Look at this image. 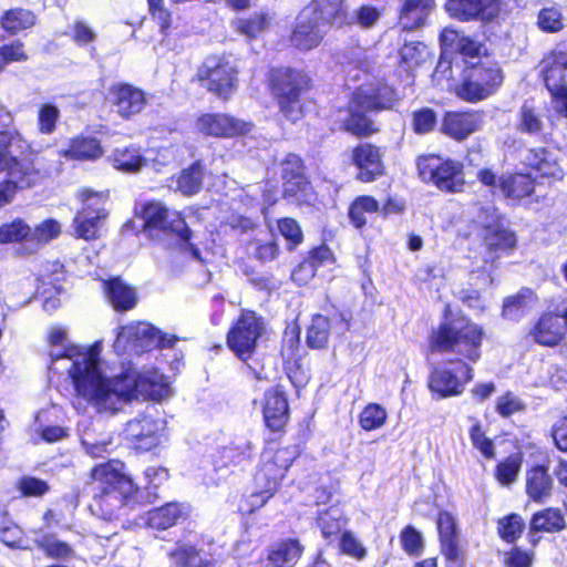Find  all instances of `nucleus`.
<instances>
[{
	"label": "nucleus",
	"instance_id": "31",
	"mask_svg": "<svg viewBox=\"0 0 567 567\" xmlns=\"http://www.w3.org/2000/svg\"><path fill=\"white\" fill-rule=\"evenodd\" d=\"M138 498H124L123 495L107 491H99L90 505L92 514L102 520L114 523L126 515L128 508L135 505Z\"/></svg>",
	"mask_w": 567,
	"mask_h": 567
},
{
	"label": "nucleus",
	"instance_id": "17",
	"mask_svg": "<svg viewBox=\"0 0 567 567\" xmlns=\"http://www.w3.org/2000/svg\"><path fill=\"white\" fill-rule=\"evenodd\" d=\"M91 478L99 484L100 491L123 495L124 498H138L140 487L125 472V463L111 458L92 467Z\"/></svg>",
	"mask_w": 567,
	"mask_h": 567
},
{
	"label": "nucleus",
	"instance_id": "15",
	"mask_svg": "<svg viewBox=\"0 0 567 567\" xmlns=\"http://www.w3.org/2000/svg\"><path fill=\"white\" fill-rule=\"evenodd\" d=\"M254 124L225 112H205L195 118V131L204 137L233 140L248 135Z\"/></svg>",
	"mask_w": 567,
	"mask_h": 567
},
{
	"label": "nucleus",
	"instance_id": "36",
	"mask_svg": "<svg viewBox=\"0 0 567 567\" xmlns=\"http://www.w3.org/2000/svg\"><path fill=\"white\" fill-rule=\"evenodd\" d=\"M102 141L93 135L78 134L70 138L61 156L68 161L96 162L104 156Z\"/></svg>",
	"mask_w": 567,
	"mask_h": 567
},
{
	"label": "nucleus",
	"instance_id": "57",
	"mask_svg": "<svg viewBox=\"0 0 567 567\" xmlns=\"http://www.w3.org/2000/svg\"><path fill=\"white\" fill-rule=\"evenodd\" d=\"M277 228L280 235L287 241L289 251L296 250L305 239L303 231L299 223L292 217H281L277 219Z\"/></svg>",
	"mask_w": 567,
	"mask_h": 567
},
{
	"label": "nucleus",
	"instance_id": "34",
	"mask_svg": "<svg viewBox=\"0 0 567 567\" xmlns=\"http://www.w3.org/2000/svg\"><path fill=\"white\" fill-rule=\"evenodd\" d=\"M157 327L150 322H131L118 328L116 338L136 353L154 350Z\"/></svg>",
	"mask_w": 567,
	"mask_h": 567
},
{
	"label": "nucleus",
	"instance_id": "64",
	"mask_svg": "<svg viewBox=\"0 0 567 567\" xmlns=\"http://www.w3.org/2000/svg\"><path fill=\"white\" fill-rule=\"evenodd\" d=\"M535 561V551L524 549L517 545L506 550L502 558L503 567H533Z\"/></svg>",
	"mask_w": 567,
	"mask_h": 567
},
{
	"label": "nucleus",
	"instance_id": "18",
	"mask_svg": "<svg viewBox=\"0 0 567 567\" xmlns=\"http://www.w3.org/2000/svg\"><path fill=\"white\" fill-rule=\"evenodd\" d=\"M564 153L554 145L533 146L527 150L524 165L536 178L540 177L550 182H559L565 176Z\"/></svg>",
	"mask_w": 567,
	"mask_h": 567
},
{
	"label": "nucleus",
	"instance_id": "20",
	"mask_svg": "<svg viewBox=\"0 0 567 567\" xmlns=\"http://www.w3.org/2000/svg\"><path fill=\"white\" fill-rule=\"evenodd\" d=\"M107 101L117 115L130 121L141 114L147 105L146 93L128 82L114 83L109 87Z\"/></svg>",
	"mask_w": 567,
	"mask_h": 567
},
{
	"label": "nucleus",
	"instance_id": "3",
	"mask_svg": "<svg viewBox=\"0 0 567 567\" xmlns=\"http://www.w3.org/2000/svg\"><path fill=\"white\" fill-rule=\"evenodd\" d=\"M75 393L99 409L116 411L118 404L138 400V372L126 369L106 379L99 369V352L92 347L84 357L74 360L68 370Z\"/></svg>",
	"mask_w": 567,
	"mask_h": 567
},
{
	"label": "nucleus",
	"instance_id": "58",
	"mask_svg": "<svg viewBox=\"0 0 567 567\" xmlns=\"http://www.w3.org/2000/svg\"><path fill=\"white\" fill-rule=\"evenodd\" d=\"M138 400L159 401L167 392V385L146 373L138 372Z\"/></svg>",
	"mask_w": 567,
	"mask_h": 567
},
{
	"label": "nucleus",
	"instance_id": "37",
	"mask_svg": "<svg viewBox=\"0 0 567 567\" xmlns=\"http://www.w3.org/2000/svg\"><path fill=\"white\" fill-rule=\"evenodd\" d=\"M103 290L107 301L117 312H127L137 305L138 298L135 288L121 277L103 280Z\"/></svg>",
	"mask_w": 567,
	"mask_h": 567
},
{
	"label": "nucleus",
	"instance_id": "51",
	"mask_svg": "<svg viewBox=\"0 0 567 567\" xmlns=\"http://www.w3.org/2000/svg\"><path fill=\"white\" fill-rule=\"evenodd\" d=\"M388 421V412L380 403L365 404L358 415V424L364 432H372L383 427Z\"/></svg>",
	"mask_w": 567,
	"mask_h": 567
},
{
	"label": "nucleus",
	"instance_id": "4",
	"mask_svg": "<svg viewBox=\"0 0 567 567\" xmlns=\"http://www.w3.org/2000/svg\"><path fill=\"white\" fill-rule=\"evenodd\" d=\"M275 439H266L259 462L251 477L254 489L243 496L239 511L250 515L262 508L275 497L286 480L295 461L301 456L298 444L274 446Z\"/></svg>",
	"mask_w": 567,
	"mask_h": 567
},
{
	"label": "nucleus",
	"instance_id": "56",
	"mask_svg": "<svg viewBox=\"0 0 567 567\" xmlns=\"http://www.w3.org/2000/svg\"><path fill=\"white\" fill-rule=\"evenodd\" d=\"M437 125L436 112L423 106L411 113V128L416 135H426L435 130Z\"/></svg>",
	"mask_w": 567,
	"mask_h": 567
},
{
	"label": "nucleus",
	"instance_id": "52",
	"mask_svg": "<svg viewBox=\"0 0 567 567\" xmlns=\"http://www.w3.org/2000/svg\"><path fill=\"white\" fill-rule=\"evenodd\" d=\"M468 420L472 421L468 427V437L473 447L477 450L485 460H494L496 457V450L493 440L486 435L480 420L474 416H470Z\"/></svg>",
	"mask_w": 567,
	"mask_h": 567
},
{
	"label": "nucleus",
	"instance_id": "7",
	"mask_svg": "<svg viewBox=\"0 0 567 567\" xmlns=\"http://www.w3.org/2000/svg\"><path fill=\"white\" fill-rule=\"evenodd\" d=\"M419 178L445 194L462 193L466 186L462 162L439 153L421 154L415 159Z\"/></svg>",
	"mask_w": 567,
	"mask_h": 567
},
{
	"label": "nucleus",
	"instance_id": "30",
	"mask_svg": "<svg viewBox=\"0 0 567 567\" xmlns=\"http://www.w3.org/2000/svg\"><path fill=\"white\" fill-rule=\"evenodd\" d=\"M435 8V0H401L396 25L404 32L422 29L427 24Z\"/></svg>",
	"mask_w": 567,
	"mask_h": 567
},
{
	"label": "nucleus",
	"instance_id": "45",
	"mask_svg": "<svg viewBox=\"0 0 567 567\" xmlns=\"http://www.w3.org/2000/svg\"><path fill=\"white\" fill-rule=\"evenodd\" d=\"M331 322L327 316L315 313L306 331V344L311 350H324L329 346Z\"/></svg>",
	"mask_w": 567,
	"mask_h": 567
},
{
	"label": "nucleus",
	"instance_id": "32",
	"mask_svg": "<svg viewBox=\"0 0 567 567\" xmlns=\"http://www.w3.org/2000/svg\"><path fill=\"white\" fill-rule=\"evenodd\" d=\"M436 527L440 542V550L449 563L464 561V553L458 545L457 525L455 517L447 511L437 514Z\"/></svg>",
	"mask_w": 567,
	"mask_h": 567
},
{
	"label": "nucleus",
	"instance_id": "28",
	"mask_svg": "<svg viewBox=\"0 0 567 567\" xmlns=\"http://www.w3.org/2000/svg\"><path fill=\"white\" fill-rule=\"evenodd\" d=\"M326 31L311 17L300 10L289 35L291 47L301 52H308L321 45Z\"/></svg>",
	"mask_w": 567,
	"mask_h": 567
},
{
	"label": "nucleus",
	"instance_id": "14",
	"mask_svg": "<svg viewBox=\"0 0 567 567\" xmlns=\"http://www.w3.org/2000/svg\"><path fill=\"white\" fill-rule=\"evenodd\" d=\"M260 413L265 429L275 435V442L286 435L290 422L288 394L281 384L268 388L260 401Z\"/></svg>",
	"mask_w": 567,
	"mask_h": 567
},
{
	"label": "nucleus",
	"instance_id": "2",
	"mask_svg": "<svg viewBox=\"0 0 567 567\" xmlns=\"http://www.w3.org/2000/svg\"><path fill=\"white\" fill-rule=\"evenodd\" d=\"M13 125V114L0 110V174L9 176L0 179V208L10 205L19 190L33 188L42 179L34 164L38 152Z\"/></svg>",
	"mask_w": 567,
	"mask_h": 567
},
{
	"label": "nucleus",
	"instance_id": "42",
	"mask_svg": "<svg viewBox=\"0 0 567 567\" xmlns=\"http://www.w3.org/2000/svg\"><path fill=\"white\" fill-rule=\"evenodd\" d=\"M234 473L228 444L218 447L210 456L209 467L205 470L207 485H219Z\"/></svg>",
	"mask_w": 567,
	"mask_h": 567
},
{
	"label": "nucleus",
	"instance_id": "27",
	"mask_svg": "<svg viewBox=\"0 0 567 567\" xmlns=\"http://www.w3.org/2000/svg\"><path fill=\"white\" fill-rule=\"evenodd\" d=\"M534 342L545 348H556L566 341V327L555 311L543 312L529 330Z\"/></svg>",
	"mask_w": 567,
	"mask_h": 567
},
{
	"label": "nucleus",
	"instance_id": "1",
	"mask_svg": "<svg viewBox=\"0 0 567 567\" xmlns=\"http://www.w3.org/2000/svg\"><path fill=\"white\" fill-rule=\"evenodd\" d=\"M451 313L450 305L444 308L445 319L433 327L426 338L427 355H454L451 363L456 369L435 367L427 378V389L439 399L460 396L465 386L474 379L472 364L482 359V347L486 339V331L480 323L466 319L462 324L447 317Z\"/></svg>",
	"mask_w": 567,
	"mask_h": 567
},
{
	"label": "nucleus",
	"instance_id": "21",
	"mask_svg": "<svg viewBox=\"0 0 567 567\" xmlns=\"http://www.w3.org/2000/svg\"><path fill=\"white\" fill-rule=\"evenodd\" d=\"M536 176L528 171H514L499 176L498 188L505 199L519 204H538L539 197L535 195Z\"/></svg>",
	"mask_w": 567,
	"mask_h": 567
},
{
	"label": "nucleus",
	"instance_id": "38",
	"mask_svg": "<svg viewBox=\"0 0 567 567\" xmlns=\"http://www.w3.org/2000/svg\"><path fill=\"white\" fill-rule=\"evenodd\" d=\"M482 240L489 252H508L512 251L517 244L515 231L496 220L483 226Z\"/></svg>",
	"mask_w": 567,
	"mask_h": 567
},
{
	"label": "nucleus",
	"instance_id": "8",
	"mask_svg": "<svg viewBox=\"0 0 567 567\" xmlns=\"http://www.w3.org/2000/svg\"><path fill=\"white\" fill-rule=\"evenodd\" d=\"M504 82V72L495 61H477L465 65L455 95L464 102L477 103L497 92Z\"/></svg>",
	"mask_w": 567,
	"mask_h": 567
},
{
	"label": "nucleus",
	"instance_id": "13",
	"mask_svg": "<svg viewBox=\"0 0 567 567\" xmlns=\"http://www.w3.org/2000/svg\"><path fill=\"white\" fill-rule=\"evenodd\" d=\"M141 218L143 229L147 233H162L173 235L177 239H188L190 227L184 215L178 210H172L158 200H147L142 205Z\"/></svg>",
	"mask_w": 567,
	"mask_h": 567
},
{
	"label": "nucleus",
	"instance_id": "33",
	"mask_svg": "<svg viewBox=\"0 0 567 567\" xmlns=\"http://www.w3.org/2000/svg\"><path fill=\"white\" fill-rule=\"evenodd\" d=\"M555 482L549 472V464H533L526 470L525 493L528 499L544 504L554 494Z\"/></svg>",
	"mask_w": 567,
	"mask_h": 567
},
{
	"label": "nucleus",
	"instance_id": "49",
	"mask_svg": "<svg viewBox=\"0 0 567 567\" xmlns=\"http://www.w3.org/2000/svg\"><path fill=\"white\" fill-rule=\"evenodd\" d=\"M185 516L186 513L181 504L166 503L151 512L148 522L153 528L165 530L176 525Z\"/></svg>",
	"mask_w": 567,
	"mask_h": 567
},
{
	"label": "nucleus",
	"instance_id": "43",
	"mask_svg": "<svg viewBox=\"0 0 567 567\" xmlns=\"http://www.w3.org/2000/svg\"><path fill=\"white\" fill-rule=\"evenodd\" d=\"M271 16L268 11H256L249 16L234 20L233 28L236 33L252 41L262 35L270 27Z\"/></svg>",
	"mask_w": 567,
	"mask_h": 567
},
{
	"label": "nucleus",
	"instance_id": "53",
	"mask_svg": "<svg viewBox=\"0 0 567 567\" xmlns=\"http://www.w3.org/2000/svg\"><path fill=\"white\" fill-rule=\"evenodd\" d=\"M32 239V228L20 217L0 225V244H16Z\"/></svg>",
	"mask_w": 567,
	"mask_h": 567
},
{
	"label": "nucleus",
	"instance_id": "9",
	"mask_svg": "<svg viewBox=\"0 0 567 567\" xmlns=\"http://www.w3.org/2000/svg\"><path fill=\"white\" fill-rule=\"evenodd\" d=\"M265 333L264 317L252 309H240L226 333V346L238 360L247 363L256 354Z\"/></svg>",
	"mask_w": 567,
	"mask_h": 567
},
{
	"label": "nucleus",
	"instance_id": "6",
	"mask_svg": "<svg viewBox=\"0 0 567 567\" xmlns=\"http://www.w3.org/2000/svg\"><path fill=\"white\" fill-rule=\"evenodd\" d=\"M80 207L72 218L73 237L85 241H96L110 216V190H94L82 187L76 192Z\"/></svg>",
	"mask_w": 567,
	"mask_h": 567
},
{
	"label": "nucleus",
	"instance_id": "48",
	"mask_svg": "<svg viewBox=\"0 0 567 567\" xmlns=\"http://www.w3.org/2000/svg\"><path fill=\"white\" fill-rule=\"evenodd\" d=\"M524 462L522 451H516L498 461L494 467V478L502 486H511L514 484L520 473Z\"/></svg>",
	"mask_w": 567,
	"mask_h": 567
},
{
	"label": "nucleus",
	"instance_id": "5",
	"mask_svg": "<svg viewBox=\"0 0 567 567\" xmlns=\"http://www.w3.org/2000/svg\"><path fill=\"white\" fill-rule=\"evenodd\" d=\"M265 85L285 120L297 123L306 116L315 87L308 71L290 65L271 66L266 72Z\"/></svg>",
	"mask_w": 567,
	"mask_h": 567
},
{
	"label": "nucleus",
	"instance_id": "39",
	"mask_svg": "<svg viewBox=\"0 0 567 567\" xmlns=\"http://www.w3.org/2000/svg\"><path fill=\"white\" fill-rule=\"evenodd\" d=\"M109 162L115 169L123 173H137L147 164L142 148L133 144L115 148Z\"/></svg>",
	"mask_w": 567,
	"mask_h": 567
},
{
	"label": "nucleus",
	"instance_id": "46",
	"mask_svg": "<svg viewBox=\"0 0 567 567\" xmlns=\"http://www.w3.org/2000/svg\"><path fill=\"white\" fill-rule=\"evenodd\" d=\"M317 525L320 528L322 537L332 543L344 532L346 518L340 509L328 507L318 513Z\"/></svg>",
	"mask_w": 567,
	"mask_h": 567
},
{
	"label": "nucleus",
	"instance_id": "63",
	"mask_svg": "<svg viewBox=\"0 0 567 567\" xmlns=\"http://www.w3.org/2000/svg\"><path fill=\"white\" fill-rule=\"evenodd\" d=\"M60 110L53 103H42L38 109V131L41 134L50 135L58 126Z\"/></svg>",
	"mask_w": 567,
	"mask_h": 567
},
{
	"label": "nucleus",
	"instance_id": "12",
	"mask_svg": "<svg viewBox=\"0 0 567 567\" xmlns=\"http://www.w3.org/2000/svg\"><path fill=\"white\" fill-rule=\"evenodd\" d=\"M282 197L298 206L310 205L315 199L313 186L307 176V166L301 156L288 153L280 162Z\"/></svg>",
	"mask_w": 567,
	"mask_h": 567
},
{
	"label": "nucleus",
	"instance_id": "60",
	"mask_svg": "<svg viewBox=\"0 0 567 567\" xmlns=\"http://www.w3.org/2000/svg\"><path fill=\"white\" fill-rule=\"evenodd\" d=\"M537 25L546 33H557L564 29V17L558 7L542 8L537 14Z\"/></svg>",
	"mask_w": 567,
	"mask_h": 567
},
{
	"label": "nucleus",
	"instance_id": "25",
	"mask_svg": "<svg viewBox=\"0 0 567 567\" xmlns=\"http://www.w3.org/2000/svg\"><path fill=\"white\" fill-rule=\"evenodd\" d=\"M445 10L460 21H491L499 16L502 0H446Z\"/></svg>",
	"mask_w": 567,
	"mask_h": 567
},
{
	"label": "nucleus",
	"instance_id": "50",
	"mask_svg": "<svg viewBox=\"0 0 567 567\" xmlns=\"http://www.w3.org/2000/svg\"><path fill=\"white\" fill-rule=\"evenodd\" d=\"M525 520L517 513H509L496 522V529L499 539L508 545H516L525 532Z\"/></svg>",
	"mask_w": 567,
	"mask_h": 567
},
{
	"label": "nucleus",
	"instance_id": "26",
	"mask_svg": "<svg viewBox=\"0 0 567 567\" xmlns=\"http://www.w3.org/2000/svg\"><path fill=\"white\" fill-rule=\"evenodd\" d=\"M338 112H346L339 124V130L358 140H365L380 132L378 123L369 115V111L358 103L349 102L347 106L338 107Z\"/></svg>",
	"mask_w": 567,
	"mask_h": 567
},
{
	"label": "nucleus",
	"instance_id": "59",
	"mask_svg": "<svg viewBox=\"0 0 567 567\" xmlns=\"http://www.w3.org/2000/svg\"><path fill=\"white\" fill-rule=\"evenodd\" d=\"M234 471L243 468L251 463L255 454V445L245 439L233 441L228 444Z\"/></svg>",
	"mask_w": 567,
	"mask_h": 567
},
{
	"label": "nucleus",
	"instance_id": "41",
	"mask_svg": "<svg viewBox=\"0 0 567 567\" xmlns=\"http://www.w3.org/2000/svg\"><path fill=\"white\" fill-rule=\"evenodd\" d=\"M37 14L22 7L4 10L0 16V27L9 35L32 29L37 24Z\"/></svg>",
	"mask_w": 567,
	"mask_h": 567
},
{
	"label": "nucleus",
	"instance_id": "29",
	"mask_svg": "<svg viewBox=\"0 0 567 567\" xmlns=\"http://www.w3.org/2000/svg\"><path fill=\"white\" fill-rule=\"evenodd\" d=\"M351 102L365 107L370 113H381L392 110L399 102V95L394 86L378 83L368 90H355L351 95Z\"/></svg>",
	"mask_w": 567,
	"mask_h": 567
},
{
	"label": "nucleus",
	"instance_id": "54",
	"mask_svg": "<svg viewBox=\"0 0 567 567\" xmlns=\"http://www.w3.org/2000/svg\"><path fill=\"white\" fill-rule=\"evenodd\" d=\"M424 49L420 41H405L398 50V65L411 72L424 62Z\"/></svg>",
	"mask_w": 567,
	"mask_h": 567
},
{
	"label": "nucleus",
	"instance_id": "23",
	"mask_svg": "<svg viewBox=\"0 0 567 567\" xmlns=\"http://www.w3.org/2000/svg\"><path fill=\"white\" fill-rule=\"evenodd\" d=\"M321 27L342 29L353 24L346 0H310L302 9Z\"/></svg>",
	"mask_w": 567,
	"mask_h": 567
},
{
	"label": "nucleus",
	"instance_id": "44",
	"mask_svg": "<svg viewBox=\"0 0 567 567\" xmlns=\"http://www.w3.org/2000/svg\"><path fill=\"white\" fill-rule=\"evenodd\" d=\"M380 203L372 195L357 196L348 207V218L350 224L358 230H362L368 225L367 215L379 213Z\"/></svg>",
	"mask_w": 567,
	"mask_h": 567
},
{
	"label": "nucleus",
	"instance_id": "40",
	"mask_svg": "<svg viewBox=\"0 0 567 567\" xmlns=\"http://www.w3.org/2000/svg\"><path fill=\"white\" fill-rule=\"evenodd\" d=\"M206 166L202 159H196L183 168L175 177L176 189L184 196H194L204 185Z\"/></svg>",
	"mask_w": 567,
	"mask_h": 567
},
{
	"label": "nucleus",
	"instance_id": "55",
	"mask_svg": "<svg viewBox=\"0 0 567 567\" xmlns=\"http://www.w3.org/2000/svg\"><path fill=\"white\" fill-rule=\"evenodd\" d=\"M516 128L527 135H539L544 130V122L538 110L523 104L517 116Z\"/></svg>",
	"mask_w": 567,
	"mask_h": 567
},
{
	"label": "nucleus",
	"instance_id": "35",
	"mask_svg": "<svg viewBox=\"0 0 567 567\" xmlns=\"http://www.w3.org/2000/svg\"><path fill=\"white\" fill-rule=\"evenodd\" d=\"M305 553V546L297 537L281 538L269 545L266 554L269 567H296Z\"/></svg>",
	"mask_w": 567,
	"mask_h": 567
},
{
	"label": "nucleus",
	"instance_id": "62",
	"mask_svg": "<svg viewBox=\"0 0 567 567\" xmlns=\"http://www.w3.org/2000/svg\"><path fill=\"white\" fill-rule=\"evenodd\" d=\"M399 538L401 547L406 555L417 557L423 553V537L414 526L408 525L403 527Z\"/></svg>",
	"mask_w": 567,
	"mask_h": 567
},
{
	"label": "nucleus",
	"instance_id": "16",
	"mask_svg": "<svg viewBox=\"0 0 567 567\" xmlns=\"http://www.w3.org/2000/svg\"><path fill=\"white\" fill-rule=\"evenodd\" d=\"M349 159L357 169V181L361 183H372L388 174L385 147L375 143H357L350 150Z\"/></svg>",
	"mask_w": 567,
	"mask_h": 567
},
{
	"label": "nucleus",
	"instance_id": "24",
	"mask_svg": "<svg viewBox=\"0 0 567 567\" xmlns=\"http://www.w3.org/2000/svg\"><path fill=\"white\" fill-rule=\"evenodd\" d=\"M161 431L158 420L142 415L127 422L124 434L132 450L136 453H146L159 445Z\"/></svg>",
	"mask_w": 567,
	"mask_h": 567
},
{
	"label": "nucleus",
	"instance_id": "22",
	"mask_svg": "<svg viewBox=\"0 0 567 567\" xmlns=\"http://www.w3.org/2000/svg\"><path fill=\"white\" fill-rule=\"evenodd\" d=\"M300 342V326L296 322L289 323L284 330L279 353L282 358L284 370L295 386H298L305 380Z\"/></svg>",
	"mask_w": 567,
	"mask_h": 567
},
{
	"label": "nucleus",
	"instance_id": "10",
	"mask_svg": "<svg viewBox=\"0 0 567 567\" xmlns=\"http://www.w3.org/2000/svg\"><path fill=\"white\" fill-rule=\"evenodd\" d=\"M238 73L226 55H210L198 65L193 81L216 99L227 102L238 89Z\"/></svg>",
	"mask_w": 567,
	"mask_h": 567
},
{
	"label": "nucleus",
	"instance_id": "61",
	"mask_svg": "<svg viewBox=\"0 0 567 567\" xmlns=\"http://www.w3.org/2000/svg\"><path fill=\"white\" fill-rule=\"evenodd\" d=\"M254 245L252 257L260 265L270 264L279 258L281 248L276 238L270 240L255 239L250 241Z\"/></svg>",
	"mask_w": 567,
	"mask_h": 567
},
{
	"label": "nucleus",
	"instance_id": "11",
	"mask_svg": "<svg viewBox=\"0 0 567 567\" xmlns=\"http://www.w3.org/2000/svg\"><path fill=\"white\" fill-rule=\"evenodd\" d=\"M539 78L557 115L567 118V48L558 44L540 60Z\"/></svg>",
	"mask_w": 567,
	"mask_h": 567
},
{
	"label": "nucleus",
	"instance_id": "19",
	"mask_svg": "<svg viewBox=\"0 0 567 567\" xmlns=\"http://www.w3.org/2000/svg\"><path fill=\"white\" fill-rule=\"evenodd\" d=\"M484 111L455 110L442 115L440 132L456 142L467 140L483 126Z\"/></svg>",
	"mask_w": 567,
	"mask_h": 567
},
{
	"label": "nucleus",
	"instance_id": "47",
	"mask_svg": "<svg viewBox=\"0 0 567 567\" xmlns=\"http://www.w3.org/2000/svg\"><path fill=\"white\" fill-rule=\"evenodd\" d=\"M566 527V520L559 508L548 507L533 514L529 529L539 533H558Z\"/></svg>",
	"mask_w": 567,
	"mask_h": 567
}]
</instances>
